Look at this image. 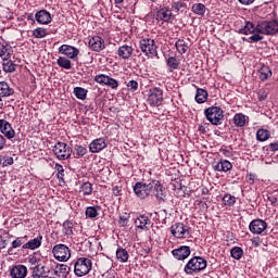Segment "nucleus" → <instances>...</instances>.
<instances>
[{"label":"nucleus","mask_w":278,"mask_h":278,"mask_svg":"<svg viewBox=\"0 0 278 278\" xmlns=\"http://www.w3.org/2000/svg\"><path fill=\"white\" fill-rule=\"evenodd\" d=\"M260 75V79L262 81H266V79H268L269 77H273V72L270 71V67H268V65H263L260 71H258Z\"/></svg>","instance_id":"30"},{"label":"nucleus","mask_w":278,"mask_h":278,"mask_svg":"<svg viewBox=\"0 0 278 278\" xmlns=\"http://www.w3.org/2000/svg\"><path fill=\"white\" fill-rule=\"evenodd\" d=\"M12 53H14V51L12 50L11 46L0 43V58L2 62L10 60V58H12Z\"/></svg>","instance_id":"27"},{"label":"nucleus","mask_w":278,"mask_h":278,"mask_svg":"<svg viewBox=\"0 0 278 278\" xmlns=\"http://www.w3.org/2000/svg\"><path fill=\"white\" fill-rule=\"evenodd\" d=\"M3 149H5V137L0 135V151H3Z\"/></svg>","instance_id":"55"},{"label":"nucleus","mask_w":278,"mask_h":278,"mask_svg":"<svg viewBox=\"0 0 278 278\" xmlns=\"http://www.w3.org/2000/svg\"><path fill=\"white\" fill-rule=\"evenodd\" d=\"M74 152L77 155V157H84V155H86V153H88V148H86L81 144H75Z\"/></svg>","instance_id":"44"},{"label":"nucleus","mask_w":278,"mask_h":278,"mask_svg":"<svg viewBox=\"0 0 278 278\" xmlns=\"http://www.w3.org/2000/svg\"><path fill=\"white\" fill-rule=\"evenodd\" d=\"M134 192L139 199H147L149 197L148 182H137L134 186Z\"/></svg>","instance_id":"16"},{"label":"nucleus","mask_w":278,"mask_h":278,"mask_svg":"<svg viewBox=\"0 0 278 278\" xmlns=\"http://www.w3.org/2000/svg\"><path fill=\"white\" fill-rule=\"evenodd\" d=\"M220 153H223L224 155H228L229 154V150L227 149H222Z\"/></svg>","instance_id":"61"},{"label":"nucleus","mask_w":278,"mask_h":278,"mask_svg":"<svg viewBox=\"0 0 278 278\" xmlns=\"http://www.w3.org/2000/svg\"><path fill=\"white\" fill-rule=\"evenodd\" d=\"M230 255L233 260H241L242 255H244V251L240 247H235L231 249Z\"/></svg>","instance_id":"42"},{"label":"nucleus","mask_w":278,"mask_h":278,"mask_svg":"<svg viewBox=\"0 0 278 278\" xmlns=\"http://www.w3.org/2000/svg\"><path fill=\"white\" fill-rule=\"evenodd\" d=\"M55 170H56V177L60 181H64V166L60 165V164H55L54 166Z\"/></svg>","instance_id":"49"},{"label":"nucleus","mask_w":278,"mask_h":278,"mask_svg":"<svg viewBox=\"0 0 278 278\" xmlns=\"http://www.w3.org/2000/svg\"><path fill=\"white\" fill-rule=\"evenodd\" d=\"M127 88H129V90H132V92H136V90H138V81L136 80H130L127 84Z\"/></svg>","instance_id":"53"},{"label":"nucleus","mask_w":278,"mask_h":278,"mask_svg":"<svg viewBox=\"0 0 278 278\" xmlns=\"http://www.w3.org/2000/svg\"><path fill=\"white\" fill-rule=\"evenodd\" d=\"M0 131L8 138L9 140H12L16 136V131L12 129V124H10L5 119H0Z\"/></svg>","instance_id":"15"},{"label":"nucleus","mask_w":278,"mask_h":278,"mask_svg":"<svg viewBox=\"0 0 278 278\" xmlns=\"http://www.w3.org/2000/svg\"><path fill=\"white\" fill-rule=\"evenodd\" d=\"M182 8H186V4L181 1H176L172 4V10H175V12H179Z\"/></svg>","instance_id":"52"},{"label":"nucleus","mask_w":278,"mask_h":278,"mask_svg":"<svg viewBox=\"0 0 278 278\" xmlns=\"http://www.w3.org/2000/svg\"><path fill=\"white\" fill-rule=\"evenodd\" d=\"M2 68L4 73H14L16 71V64L14 63V61L8 59L3 61Z\"/></svg>","instance_id":"33"},{"label":"nucleus","mask_w":278,"mask_h":278,"mask_svg":"<svg viewBox=\"0 0 278 278\" xmlns=\"http://www.w3.org/2000/svg\"><path fill=\"white\" fill-rule=\"evenodd\" d=\"M52 253L58 262H68L71 260V249L62 243L54 245Z\"/></svg>","instance_id":"8"},{"label":"nucleus","mask_w":278,"mask_h":278,"mask_svg":"<svg viewBox=\"0 0 278 278\" xmlns=\"http://www.w3.org/2000/svg\"><path fill=\"white\" fill-rule=\"evenodd\" d=\"M58 273L59 277H68L71 274V268L68 265L60 264L56 266L55 275H58Z\"/></svg>","instance_id":"36"},{"label":"nucleus","mask_w":278,"mask_h":278,"mask_svg":"<svg viewBox=\"0 0 278 278\" xmlns=\"http://www.w3.org/2000/svg\"><path fill=\"white\" fill-rule=\"evenodd\" d=\"M173 18V11L168 7H163L156 12V21H163V23H170Z\"/></svg>","instance_id":"18"},{"label":"nucleus","mask_w":278,"mask_h":278,"mask_svg":"<svg viewBox=\"0 0 278 278\" xmlns=\"http://www.w3.org/2000/svg\"><path fill=\"white\" fill-rule=\"evenodd\" d=\"M267 97H268V93H266V91H262L261 93H258L260 101H266Z\"/></svg>","instance_id":"57"},{"label":"nucleus","mask_w":278,"mask_h":278,"mask_svg":"<svg viewBox=\"0 0 278 278\" xmlns=\"http://www.w3.org/2000/svg\"><path fill=\"white\" fill-rule=\"evenodd\" d=\"M63 233L65 236H73V223L71 222H65L63 224Z\"/></svg>","instance_id":"48"},{"label":"nucleus","mask_w":278,"mask_h":278,"mask_svg":"<svg viewBox=\"0 0 278 278\" xmlns=\"http://www.w3.org/2000/svg\"><path fill=\"white\" fill-rule=\"evenodd\" d=\"M116 260L122 264H125L129 260V252H127L124 248H118L116 250Z\"/></svg>","instance_id":"31"},{"label":"nucleus","mask_w":278,"mask_h":278,"mask_svg":"<svg viewBox=\"0 0 278 278\" xmlns=\"http://www.w3.org/2000/svg\"><path fill=\"white\" fill-rule=\"evenodd\" d=\"M269 149H270V151H273V152L278 151V141H276V142H274V143H270V144H269Z\"/></svg>","instance_id":"59"},{"label":"nucleus","mask_w":278,"mask_h":278,"mask_svg":"<svg viewBox=\"0 0 278 278\" xmlns=\"http://www.w3.org/2000/svg\"><path fill=\"white\" fill-rule=\"evenodd\" d=\"M113 194L115 195V197H121V192H123V188L122 187H118V186H115V187H113Z\"/></svg>","instance_id":"54"},{"label":"nucleus","mask_w":278,"mask_h":278,"mask_svg":"<svg viewBox=\"0 0 278 278\" xmlns=\"http://www.w3.org/2000/svg\"><path fill=\"white\" fill-rule=\"evenodd\" d=\"M172 254L176 260H188V257H190V247L181 245L180 248L173 250Z\"/></svg>","instance_id":"17"},{"label":"nucleus","mask_w":278,"mask_h":278,"mask_svg":"<svg viewBox=\"0 0 278 278\" xmlns=\"http://www.w3.org/2000/svg\"><path fill=\"white\" fill-rule=\"evenodd\" d=\"M23 244H25V237H17L12 242V249H20V247H23Z\"/></svg>","instance_id":"50"},{"label":"nucleus","mask_w":278,"mask_h":278,"mask_svg":"<svg viewBox=\"0 0 278 278\" xmlns=\"http://www.w3.org/2000/svg\"><path fill=\"white\" fill-rule=\"evenodd\" d=\"M205 117L212 125H222L224 115L223 109L218 106H210L204 111Z\"/></svg>","instance_id":"6"},{"label":"nucleus","mask_w":278,"mask_h":278,"mask_svg":"<svg viewBox=\"0 0 278 278\" xmlns=\"http://www.w3.org/2000/svg\"><path fill=\"white\" fill-rule=\"evenodd\" d=\"M11 277L13 278H26L27 267L25 265H17L11 269Z\"/></svg>","instance_id":"24"},{"label":"nucleus","mask_w":278,"mask_h":278,"mask_svg":"<svg viewBox=\"0 0 278 278\" xmlns=\"http://www.w3.org/2000/svg\"><path fill=\"white\" fill-rule=\"evenodd\" d=\"M207 90L205 89H198L195 93V101L197 103H205L207 101Z\"/></svg>","instance_id":"38"},{"label":"nucleus","mask_w":278,"mask_h":278,"mask_svg":"<svg viewBox=\"0 0 278 278\" xmlns=\"http://www.w3.org/2000/svg\"><path fill=\"white\" fill-rule=\"evenodd\" d=\"M166 64L169 67V73H173V71H177V68H179V60H177V58L174 56H169L166 60Z\"/></svg>","instance_id":"37"},{"label":"nucleus","mask_w":278,"mask_h":278,"mask_svg":"<svg viewBox=\"0 0 278 278\" xmlns=\"http://www.w3.org/2000/svg\"><path fill=\"white\" fill-rule=\"evenodd\" d=\"M14 94V88L10 87V84L7 81H0V97L5 99Z\"/></svg>","instance_id":"26"},{"label":"nucleus","mask_w":278,"mask_h":278,"mask_svg":"<svg viewBox=\"0 0 278 278\" xmlns=\"http://www.w3.org/2000/svg\"><path fill=\"white\" fill-rule=\"evenodd\" d=\"M267 227L268 224L266 222L262 219H254L250 223L249 229L251 233L260 236L261 233H264V231H266Z\"/></svg>","instance_id":"12"},{"label":"nucleus","mask_w":278,"mask_h":278,"mask_svg":"<svg viewBox=\"0 0 278 278\" xmlns=\"http://www.w3.org/2000/svg\"><path fill=\"white\" fill-rule=\"evenodd\" d=\"M74 94L76 99H79L80 101H86V97H88V90L81 87H75Z\"/></svg>","instance_id":"40"},{"label":"nucleus","mask_w":278,"mask_h":278,"mask_svg":"<svg viewBox=\"0 0 278 278\" xmlns=\"http://www.w3.org/2000/svg\"><path fill=\"white\" fill-rule=\"evenodd\" d=\"M241 5H251L255 0H238Z\"/></svg>","instance_id":"60"},{"label":"nucleus","mask_w":278,"mask_h":278,"mask_svg":"<svg viewBox=\"0 0 278 278\" xmlns=\"http://www.w3.org/2000/svg\"><path fill=\"white\" fill-rule=\"evenodd\" d=\"M115 1V3L117 4V5H121V3H123V1H125V0H114Z\"/></svg>","instance_id":"64"},{"label":"nucleus","mask_w":278,"mask_h":278,"mask_svg":"<svg viewBox=\"0 0 278 278\" xmlns=\"http://www.w3.org/2000/svg\"><path fill=\"white\" fill-rule=\"evenodd\" d=\"M92 270V260L79 257L74 264V275L76 277H86Z\"/></svg>","instance_id":"3"},{"label":"nucleus","mask_w":278,"mask_h":278,"mask_svg":"<svg viewBox=\"0 0 278 278\" xmlns=\"http://www.w3.org/2000/svg\"><path fill=\"white\" fill-rule=\"evenodd\" d=\"M239 34H243L244 36H255L257 34V25L253 24V22H245V25L239 29Z\"/></svg>","instance_id":"25"},{"label":"nucleus","mask_w":278,"mask_h":278,"mask_svg":"<svg viewBox=\"0 0 278 278\" xmlns=\"http://www.w3.org/2000/svg\"><path fill=\"white\" fill-rule=\"evenodd\" d=\"M135 226L138 229H142L143 231L149 230V227H151V219L147 215H139L135 219Z\"/></svg>","instance_id":"21"},{"label":"nucleus","mask_w":278,"mask_h":278,"mask_svg":"<svg viewBox=\"0 0 278 278\" xmlns=\"http://www.w3.org/2000/svg\"><path fill=\"white\" fill-rule=\"evenodd\" d=\"M247 115L242 114V113H237L233 117V123L236 125V127H244V125H247Z\"/></svg>","instance_id":"34"},{"label":"nucleus","mask_w":278,"mask_h":278,"mask_svg":"<svg viewBox=\"0 0 278 278\" xmlns=\"http://www.w3.org/2000/svg\"><path fill=\"white\" fill-rule=\"evenodd\" d=\"M85 214L87 218H97L99 216V206H88Z\"/></svg>","instance_id":"41"},{"label":"nucleus","mask_w":278,"mask_h":278,"mask_svg":"<svg viewBox=\"0 0 278 278\" xmlns=\"http://www.w3.org/2000/svg\"><path fill=\"white\" fill-rule=\"evenodd\" d=\"M5 104L3 103V98H1L0 97V110H3V106H4Z\"/></svg>","instance_id":"62"},{"label":"nucleus","mask_w":278,"mask_h":278,"mask_svg":"<svg viewBox=\"0 0 278 278\" xmlns=\"http://www.w3.org/2000/svg\"><path fill=\"white\" fill-rule=\"evenodd\" d=\"M27 21H34V14H31V13L28 14V15H27Z\"/></svg>","instance_id":"63"},{"label":"nucleus","mask_w":278,"mask_h":278,"mask_svg":"<svg viewBox=\"0 0 278 278\" xmlns=\"http://www.w3.org/2000/svg\"><path fill=\"white\" fill-rule=\"evenodd\" d=\"M148 197L153 194L159 201H164L166 199V189L162 187L160 180H148Z\"/></svg>","instance_id":"4"},{"label":"nucleus","mask_w":278,"mask_h":278,"mask_svg":"<svg viewBox=\"0 0 278 278\" xmlns=\"http://www.w3.org/2000/svg\"><path fill=\"white\" fill-rule=\"evenodd\" d=\"M162 101H164V91L160 88L150 89L148 94L149 105L159 108V105H162Z\"/></svg>","instance_id":"9"},{"label":"nucleus","mask_w":278,"mask_h":278,"mask_svg":"<svg viewBox=\"0 0 278 278\" xmlns=\"http://www.w3.org/2000/svg\"><path fill=\"white\" fill-rule=\"evenodd\" d=\"M119 227H127L129 225V217L127 215H121L118 219Z\"/></svg>","instance_id":"51"},{"label":"nucleus","mask_w":278,"mask_h":278,"mask_svg":"<svg viewBox=\"0 0 278 278\" xmlns=\"http://www.w3.org/2000/svg\"><path fill=\"white\" fill-rule=\"evenodd\" d=\"M42 244V236L29 240L23 244V249H29L30 251H36Z\"/></svg>","instance_id":"29"},{"label":"nucleus","mask_w":278,"mask_h":278,"mask_svg":"<svg viewBox=\"0 0 278 278\" xmlns=\"http://www.w3.org/2000/svg\"><path fill=\"white\" fill-rule=\"evenodd\" d=\"M35 18L39 25H49L51 23L52 17L51 13L47 10H40L35 14Z\"/></svg>","instance_id":"20"},{"label":"nucleus","mask_w":278,"mask_h":278,"mask_svg":"<svg viewBox=\"0 0 278 278\" xmlns=\"http://www.w3.org/2000/svg\"><path fill=\"white\" fill-rule=\"evenodd\" d=\"M56 64L61 67V68H65L66 71H71L73 68V63L71 62V60H68L65 56H60L56 60Z\"/></svg>","instance_id":"32"},{"label":"nucleus","mask_w":278,"mask_h":278,"mask_svg":"<svg viewBox=\"0 0 278 278\" xmlns=\"http://www.w3.org/2000/svg\"><path fill=\"white\" fill-rule=\"evenodd\" d=\"M55 157L58 160L64 161V160H70L71 155L73 154V150L68 144L65 142H56L52 149Z\"/></svg>","instance_id":"7"},{"label":"nucleus","mask_w":278,"mask_h":278,"mask_svg":"<svg viewBox=\"0 0 278 278\" xmlns=\"http://www.w3.org/2000/svg\"><path fill=\"white\" fill-rule=\"evenodd\" d=\"M278 34V23L277 21H264L257 24V34L249 37L248 42H260L264 39V36H274Z\"/></svg>","instance_id":"1"},{"label":"nucleus","mask_w":278,"mask_h":278,"mask_svg":"<svg viewBox=\"0 0 278 278\" xmlns=\"http://www.w3.org/2000/svg\"><path fill=\"white\" fill-rule=\"evenodd\" d=\"M88 45L89 49H91V51H94L96 53H99L103 51V49H105V40H103V38L99 36H93L89 38Z\"/></svg>","instance_id":"13"},{"label":"nucleus","mask_w":278,"mask_h":278,"mask_svg":"<svg viewBox=\"0 0 278 278\" xmlns=\"http://www.w3.org/2000/svg\"><path fill=\"white\" fill-rule=\"evenodd\" d=\"M267 200L269 201V203H271V205H277V197L269 195L267 197Z\"/></svg>","instance_id":"58"},{"label":"nucleus","mask_w":278,"mask_h":278,"mask_svg":"<svg viewBox=\"0 0 278 278\" xmlns=\"http://www.w3.org/2000/svg\"><path fill=\"white\" fill-rule=\"evenodd\" d=\"M93 81L100 84L101 86H109V88H112L113 90H116V88H118V80L105 74L96 75Z\"/></svg>","instance_id":"10"},{"label":"nucleus","mask_w":278,"mask_h":278,"mask_svg":"<svg viewBox=\"0 0 278 278\" xmlns=\"http://www.w3.org/2000/svg\"><path fill=\"white\" fill-rule=\"evenodd\" d=\"M224 201V205L228 206V207H233V205H236V197L226 193L223 198Z\"/></svg>","instance_id":"45"},{"label":"nucleus","mask_w":278,"mask_h":278,"mask_svg":"<svg viewBox=\"0 0 278 278\" xmlns=\"http://www.w3.org/2000/svg\"><path fill=\"white\" fill-rule=\"evenodd\" d=\"M108 147V143L105 142L104 138H98L94 139L90 144H89V151L91 153H100V151H103Z\"/></svg>","instance_id":"19"},{"label":"nucleus","mask_w":278,"mask_h":278,"mask_svg":"<svg viewBox=\"0 0 278 278\" xmlns=\"http://www.w3.org/2000/svg\"><path fill=\"white\" fill-rule=\"evenodd\" d=\"M79 192H83L85 197L92 194V184L85 182L80 186Z\"/></svg>","instance_id":"46"},{"label":"nucleus","mask_w":278,"mask_h":278,"mask_svg":"<svg viewBox=\"0 0 278 278\" xmlns=\"http://www.w3.org/2000/svg\"><path fill=\"white\" fill-rule=\"evenodd\" d=\"M14 164V159L12 156H9L4 161V166H12Z\"/></svg>","instance_id":"56"},{"label":"nucleus","mask_w":278,"mask_h":278,"mask_svg":"<svg viewBox=\"0 0 278 278\" xmlns=\"http://www.w3.org/2000/svg\"><path fill=\"white\" fill-rule=\"evenodd\" d=\"M231 168H233V165L227 160H220L214 165V169L219 173H227L228 170H231Z\"/></svg>","instance_id":"28"},{"label":"nucleus","mask_w":278,"mask_h":278,"mask_svg":"<svg viewBox=\"0 0 278 278\" xmlns=\"http://www.w3.org/2000/svg\"><path fill=\"white\" fill-rule=\"evenodd\" d=\"M192 12L198 16H203L205 14V7L203 3H195L192 5Z\"/></svg>","instance_id":"43"},{"label":"nucleus","mask_w":278,"mask_h":278,"mask_svg":"<svg viewBox=\"0 0 278 278\" xmlns=\"http://www.w3.org/2000/svg\"><path fill=\"white\" fill-rule=\"evenodd\" d=\"M47 267L46 266H40V265H34L30 270H31V277L33 278H47L49 277V274L47 273Z\"/></svg>","instance_id":"22"},{"label":"nucleus","mask_w":278,"mask_h":278,"mask_svg":"<svg viewBox=\"0 0 278 278\" xmlns=\"http://www.w3.org/2000/svg\"><path fill=\"white\" fill-rule=\"evenodd\" d=\"M33 36L35 38H46L47 37V29L42 27H38L33 31Z\"/></svg>","instance_id":"47"},{"label":"nucleus","mask_w":278,"mask_h":278,"mask_svg":"<svg viewBox=\"0 0 278 278\" xmlns=\"http://www.w3.org/2000/svg\"><path fill=\"white\" fill-rule=\"evenodd\" d=\"M268 138H270V131L267 129L261 128L256 131V140H258V142H266Z\"/></svg>","instance_id":"35"},{"label":"nucleus","mask_w":278,"mask_h":278,"mask_svg":"<svg viewBox=\"0 0 278 278\" xmlns=\"http://www.w3.org/2000/svg\"><path fill=\"white\" fill-rule=\"evenodd\" d=\"M170 233L174 238H186L190 236V227L184 225L182 223H176L170 227Z\"/></svg>","instance_id":"11"},{"label":"nucleus","mask_w":278,"mask_h":278,"mask_svg":"<svg viewBox=\"0 0 278 278\" xmlns=\"http://www.w3.org/2000/svg\"><path fill=\"white\" fill-rule=\"evenodd\" d=\"M134 54V48L131 46L124 45L118 48L117 55L122 58V60H129Z\"/></svg>","instance_id":"23"},{"label":"nucleus","mask_w":278,"mask_h":278,"mask_svg":"<svg viewBox=\"0 0 278 278\" xmlns=\"http://www.w3.org/2000/svg\"><path fill=\"white\" fill-rule=\"evenodd\" d=\"M59 53L66 55V58H70V60H77V55H79V49L73 46L62 45L59 48Z\"/></svg>","instance_id":"14"},{"label":"nucleus","mask_w":278,"mask_h":278,"mask_svg":"<svg viewBox=\"0 0 278 278\" xmlns=\"http://www.w3.org/2000/svg\"><path fill=\"white\" fill-rule=\"evenodd\" d=\"M139 49H141L142 53L148 58L157 56V45H155V40L152 38H142L139 41Z\"/></svg>","instance_id":"5"},{"label":"nucleus","mask_w":278,"mask_h":278,"mask_svg":"<svg viewBox=\"0 0 278 278\" xmlns=\"http://www.w3.org/2000/svg\"><path fill=\"white\" fill-rule=\"evenodd\" d=\"M175 47H176L178 53H181V54L187 53L188 49H190L188 47V42H186V40H184V39H178L175 43Z\"/></svg>","instance_id":"39"},{"label":"nucleus","mask_w":278,"mask_h":278,"mask_svg":"<svg viewBox=\"0 0 278 278\" xmlns=\"http://www.w3.org/2000/svg\"><path fill=\"white\" fill-rule=\"evenodd\" d=\"M207 268V261L202 256H193L184 267L185 275H198Z\"/></svg>","instance_id":"2"}]
</instances>
